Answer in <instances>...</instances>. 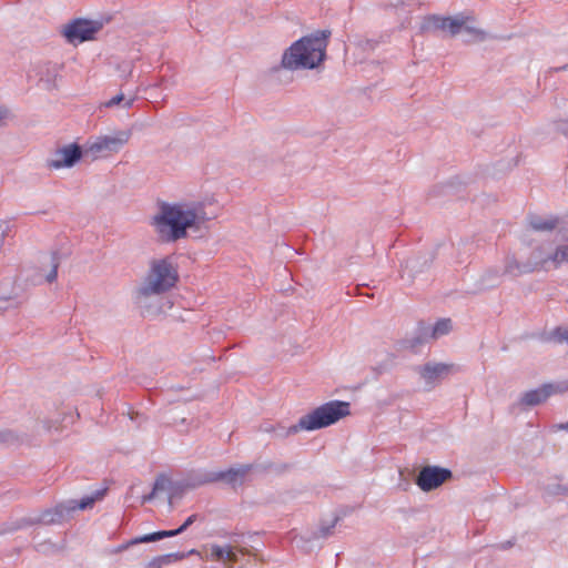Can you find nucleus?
<instances>
[{"label": "nucleus", "instance_id": "obj_1", "mask_svg": "<svg viewBox=\"0 0 568 568\" xmlns=\"http://www.w3.org/2000/svg\"><path fill=\"white\" fill-rule=\"evenodd\" d=\"M201 205L162 203L159 212L152 217L151 224L158 237L165 243L184 239L187 229L205 220Z\"/></svg>", "mask_w": 568, "mask_h": 568}, {"label": "nucleus", "instance_id": "obj_2", "mask_svg": "<svg viewBox=\"0 0 568 568\" xmlns=\"http://www.w3.org/2000/svg\"><path fill=\"white\" fill-rule=\"evenodd\" d=\"M329 34V31L323 30L300 39L284 53L283 65L288 69H313L317 67L325 58Z\"/></svg>", "mask_w": 568, "mask_h": 568}, {"label": "nucleus", "instance_id": "obj_3", "mask_svg": "<svg viewBox=\"0 0 568 568\" xmlns=\"http://www.w3.org/2000/svg\"><path fill=\"white\" fill-rule=\"evenodd\" d=\"M349 413V403L332 400L300 418L298 423L291 426L287 433L295 434L300 430H315L324 428L348 416Z\"/></svg>", "mask_w": 568, "mask_h": 568}, {"label": "nucleus", "instance_id": "obj_4", "mask_svg": "<svg viewBox=\"0 0 568 568\" xmlns=\"http://www.w3.org/2000/svg\"><path fill=\"white\" fill-rule=\"evenodd\" d=\"M178 280V271L168 258L155 260L151 263L149 273L138 294L148 297L165 293L176 284Z\"/></svg>", "mask_w": 568, "mask_h": 568}, {"label": "nucleus", "instance_id": "obj_5", "mask_svg": "<svg viewBox=\"0 0 568 568\" xmlns=\"http://www.w3.org/2000/svg\"><path fill=\"white\" fill-rule=\"evenodd\" d=\"M452 476L450 470L435 466L424 467L416 479V484L424 491L437 488Z\"/></svg>", "mask_w": 568, "mask_h": 568}, {"label": "nucleus", "instance_id": "obj_6", "mask_svg": "<svg viewBox=\"0 0 568 568\" xmlns=\"http://www.w3.org/2000/svg\"><path fill=\"white\" fill-rule=\"evenodd\" d=\"M100 26L95 22L88 20H75L68 24L63 31L64 37L69 42H83L91 40L93 36L99 31Z\"/></svg>", "mask_w": 568, "mask_h": 568}, {"label": "nucleus", "instance_id": "obj_7", "mask_svg": "<svg viewBox=\"0 0 568 568\" xmlns=\"http://www.w3.org/2000/svg\"><path fill=\"white\" fill-rule=\"evenodd\" d=\"M468 20V17L449 18L432 16L426 19L423 28L433 31H448L452 36H455L460 32Z\"/></svg>", "mask_w": 568, "mask_h": 568}, {"label": "nucleus", "instance_id": "obj_8", "mask_svg": "<svg viewBox=\"0 0 568 568\" xmlns=\"http://www.w3.org/2000/svg\"><path fill=\"white\" fill-rule=\"evenodd\" d=\"M566 388H561L555 384H544L542 386L531 389L523 394L520 397V405L523 406H535L546 402L551 395L561 393Z\"/></svg>", "mask_w": 568, "mask_h": 568}, {"label": "nucleus", "instance_id": "obj_9", "mask_svg": "<svg viewBox=\"0 0 568 568\" xmlns=\"http://www.w3.org/2000/svg\"><path fill=\"white\" fill-rule=\"evenodd\" d=\"M130 133L126 131L118 132L112 136H102L98 139L92 145L91 151L93 152H118L124 144L129 142Z\"/></svg>", "mask_w": 568, "mask_h": 568}, {"label": "nucleus", "instance_id": "obj_10", "mask_svg": "<svg viewBox=\"0 0 568 568\" xmlns=\"http://www.w3.org/2000/svg\"><path fill=\"white\" fill-rule=\"evenodd\" d=\"M81 158V149L75 144H70L59 150L55 159L51 161V166L60 169L63 166H72Z\"/></svg>", "mask_w": 568, "mask_h": 568}, {"label": "nucleus", "instance_id": "obj_11", "mask_svg": "<svg viewBox=\"0 0 568 568\" xmlns=\"http://www.w3.org/2000/svg\"><path fill=\"white\" fill-rule=\"evenodd\" d=\"M195 520H196V515H191L190 517H187V519L184 521V524L181 527H179L178 529H174V530H162V531H156V532L148 534V535H144V536L135 538L133 544L151 542V541L160 540V539L165 538V537L176 536V535L183 532Z\"/></svg>", "mask_w": 568, "mask_h": 568}, {"label": "nucleus", "instance_id": "obj_12", "mask_svg": "<svg viewBox=\"0 0 568 568\" xmlns=\"http://www.w3.org/2000/svg\"><path fill=\"white\" fill-rule=\"evenodd\" d=\"M453 366L447 364H428L422 368V377L427 383H434L439 378L447 376L452 372Z\"/></svg>", "mask_w": 568, "mask_h": 568}, {"label": "nucleus", "instance_id": "obj_13", "mask_svg": "<svg viewBox=\"0 0 568 568\" xmlns=\"http://www.w3.org/2000/svg\"><path fill=\"white\" fill-rule=\"evenodd\" d=\"M251 469H252L251 465H244V466H241L237 468H231L226 471H221V473L216 474L210 480H223V481H226L232 485H235L237 483L241 484Z\"/></svg>", "mask_w": 568, "mask_h": 568}, {"label": "nucleus", "instance_id": "obj_14", "mask_svg": "<svg viewBox=\"0 0 568 568\" xmlns=\"http://www.w3.org/2000/svg\"><path fill=\"white\" fill-rule=\"evenodd\" d=\"M559 224V219L556 216H529V225L534 231L537 232H551Z\"/></svg>", "mask_w": 568, "mask_h": 568}, {"label": "nucleus", "instance_id": "obj_15", "mask_svg": "<svg viewBox=\"0 0 568 568\" xmlns=\"http://www.w3.org/2000/svg\"><path fill=\"white\" fill-rule=\"evenodd\" d=\"M551 263L555 267H559L562 264L568 263V244L559 245L552 254L541 260V264L546 265Z\"/></svg>", "mask_w": 568, "mask_h": 568}, {"label": "nucleus", "instance_id": "obj_16", "mask_svg": "<svg viewBox=\"0 0 568 568\" xmlns=\"http://www.w3.org/2000/svg\"><path fill=\"white\" fill-rule=\"evenodd\" d=\"M452 329V321L444 318L438 321L433 328V337H438L447 334Z\"/></svg>", "mask_w": 568, "mask_h": 568}, {"label": "nucleus", "instance_id": "obj_17", "mask_svg": "<svg viewBox=\"0 0 568 568\" xmlns=\"http://www.w3.org/2000/svg\"><path fill=\"white\" fill-rule=\"evenodd\" d=\"M168 485H169V479L165 476H160L159 478H156L150 498H152L159 491L164 490Z\"/></svg>", "mask_w": 568, "mask_h": 568}, {"label": "nucleus", "instance_id": "obj_18", "mask_svg": "<svg viewBox=\"0 0 568 568\" xmlns=\"http://www.w3.org/2000/svg\"><path fill=\"white\" fill-rule=\"evenodd\" d=\"M95 501V498L94 497H84L81 499L80 503H78L77 505L70 507L71 510H75V509H85L88 507H91Z\"/></svg>", "mask_w": 568, "mask_h": 568}, {"label": "nucleus", "instance_id": "obj_19", "mask_svg": "<svg viewBox=\"0 0 568 568\" xmlns=\"http://www.w3.org/2000/svg\"><path fill=\"white\" fill-rule=\"evenodd\" d=\"M224 549V559L222 561L234 562L237 560L236 554L231 546H225Z\"/></svg>", "mask_w": 568, "mask_h": 568}, {"label": "nucleus", "instance_id": "obj_20", "mask_svg": "<svg viewBox=\"0 0 568 568\" xmlns=\"http://www.w3.org/2000/svg\"><path fill=\"white\" fill-rule=\"evenodd\" d=\"M224 551H225L224 547L219 546V545H214L211 548V556L215 560H222V559H224Z\"/></svg>", "mask_w": 568, "mask_h": 568}, {"label": "nucleus", "instance_id": "obj_21", "mask_svg": "<svg viewBox=\"0 0 568 568\" xmlns=\"http://www.w3.org/2000/svg\"><path fill=\"white\" fill-rule=\"evenodd\" d=\"M9 118H10V112L6 108L0 106V126L6 124V122Z\"/></svg>", "mask_w": 568, "mask_h": 568}, {"label": "nucleus", "instance_id": "obj_22", "mask_svg": "<svg viewBox=\"0 0 568 568\" xmlns=\"http://www.w3.org/2000/svg\"><path fill=\"white\" fill-rule=\"evenodd\" d=\"M57 276H58V265L55 264V265H53L52 270L48 274L47 281L51 283V282L55 281Z\"/></svg>", "mask_w": 568, "mask_h": 568}, {"label": "nucleus", "instance_id": "obj_23", "mask_svg": "<svg viewBox=\"0 0 568 568\" xmlns=\"http://www.w3.org/2000/svg\"><path fill=\"white\" fill-rule=\"evenodd\" d=\"M123 100V95H116L114 98H112L109 102H108V106H112V105H115V104H119L121 101Z\"/></svg>", "mask_w": 568, "mask_h": 568}, {"label": "nucleus", "instance_id": "obj_24", "mask_svg": "<svg viewBox=\"0 0 568 568\" xmlns=\"http://www.w3.org/2000/svg\"><path fill=\"white\" fill-rule=\"evenodd\" d=\"M560 429L568 430V422L565 424H557L554 426V430H560Z\"/></svg>", "mask_w": 568, "mask_h": 568}, {"label": "nucleus", "instance_id": "obj_25", "mask_svg": "<svg viewBox=\"0 0 568 568\" xmlns=\"http://www.w3.org/2000/svg\"><path fill=\"white\" fill-rule=\"evenodd\" d=\"M134 540H135V539H132V540H131V541H129L128 544H125V545H121V546L118 548V551L124 550V549H126L129 546L134 545V544H133V541H134Z\"/></svg>", "mask_w": 568, "mask_h": 568}, {"label": "nucleus", "instance_id": "obj_26", "mask_svg": "<svg viewBox=\"0 0 568 568\" xmlns=\"http://www.w3.org/2000/svg\"><path fill=\"white\" fill-rule=\"evenodd\" d=\"M562 70H568V65L562 67Z\"/></svg>", "mask_w": 568, "mask_h": 568}]
</instances>
